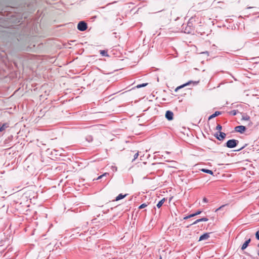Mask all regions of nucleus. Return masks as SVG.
I'll return each mask as SVG.
<instances>
[{"mask_svg": "<svg viewBox=\"0 0 259 259\" xmlns=\"http://www.w3.org/2000/svg\"><path fill=\"white\" fill-rule=\"evenodd\" d=\"M238 141L236 140H230L226 143V146L229 148H232L236 146Z\"/></svg>", "mask_w": 259, "mask_h": 259, "instance_id": "nucleus-1", "label": "nucleus"}, {"mask_svg": "<svg viewBox=\"0 0 259 259\" xmlns=\"http://www.w3.org/2000/svg\"><path fill=\"white\" fill-rule=\"evenodd\" d=\"M77 28L80 31H84L87 29V25L84 21H80L77 25Z\"/></svg>", "mask_w": 259, "mask_h": 259, "instance_id": "nucleus-2", "label": "nucleus"}, {"mask_svg": "<svg viewBox=\"0 0 259 259\" xmlns=\"http://www.w3.org/2000/svg\"><path fill=\"white\" fill-rule=\"evenodd\" d=\"M226 134L221 132H219L215 134V137L220 141L223 140L226 137Z\"/></svg>", "mask_w": 259, "mask_h": 259, "instance_id": "nucleus-3", "label": "nucleus"}, {"mask_svg": "<svg viewBox=\"0 0 259 259\" xmlns=\"http://www.w3.org/2000/svg\"><path fill=\"white\" fill-rule=\"evenodd\" d=\"M174 113L170 111H167L165 113V117L168 120H171L173 119Z\"/></svg>", "mask_w": 259, "mask_h": 259, "instance_id": "nucleus-4", "label": "nucleus"}, {"mask_svg": "<svg viewBox=\"0 0 259 259\" xmlns=\"http://www.w3.org/2000/svg\"><path fill=\"white\" fill-rule=\"evenodd\" d=\"M246 130V127L243 125L237 126L235 127V131L240 133H243Z\"/></svg>", "mask_w": 259, "mask_h": 259, "instance_id": "nucleus-5", "label": "nucleus"}, {"mask_svg": "<svg viewBox=\"0 0 259 259\" xmlns=\"http://www.w3.org/2000/svg\"><path fill=\"white\" fill-rule=\"evenodd\" d=\"M209 237V233H205L200 237L199 241L207 240Z\"/></svg>", "mask_w": 259, "mask_h": 259, "instance_id": "nucleus-6", "label": "nucleus"}, {"mask_svg": "<svg viewBox=\"0 0 259 259\" xmlns=\"http://www.w3.org/2000/svg\"><path fill=\"white\" fill-rule=\"evenodd\" d=\"M250 241V239H248L247 240H246L244 243L242 245V247H241V249L242 250H244L245 249L248 245V244L249 243Z\"/></svg>", "mask_w": 259, "mask_h": 259, "instance_id": "nucleus-7", "label": "nucleus"}, {"mask_svg": "<svg viewBox=\"0 0 259 259\" xmlns=\"http://www.w3.org/2000/svg\"><path fill=\"white\" fill-rule=\"evenodd\" d=\"M221 114V112H219V111H215L214 112V113L212 114L211 115H210L209 118H208V119L210 120L213 118H214L215 117Z\"/></svg>", "mask_w": 259, "mask_h": 259, "instance_id": "nucleus-8", "label": "nucleus"}, {"mask_svg": "<svg viewBox=\"0 0 259 259\" xmlns=\"http://www.w3.org/2000/svg\"><path fill=\"white\" fill-rule=\"evenodd\" d=\"M126 196V194L123 195L122 194H120L116 197L115 200L118 201L120 199L124 198Z\"/></svg>", "mask_w": 259, "mask_h": 259, "instance_id": "nucleus-9", "label": "nucleus"}, {"mask_svg": "<svg viewBox=\"0 0 259 259\" xmlns=\"http://www.w3.org/2000/svg\"><path fill=\"white\" fill-rule=\"evenodd\" d=\"M165 199L163 198L160 201H159V202L157 204V207L158 208H160L163 204V203L165 202Z\"/></svg>", "mask_w": 259, "mask_h": 259, "instance_id": "nucleus-10", "label": "nucleus"}, {"mask_svg": "<svg viewBox=\"0 0 259 259\" xmlns=\"http://www.w3.org/2000/svg\"><path fill=\"white\" fill-rule=\"evenodd\" d=\"M8 127V125L7 124H4L2 126H0V132L4 131Z\"/></svg>", "mask_w": 259, "mask_h": 259, "instance_id": "nucleus-11", "label": "nucleus"}, {"mask_svg": "<svg viewBox=\"0 0 259 259\" xmlns=\"http://www.w3.org/2000/svg\"><path fill=\"white\" fill-rule=\"evenodd\" d=\"M201 170L204 172L209 174L210 175H213V171L210 170L206 169H202Z\"/></svg>", "mask_w": 259, "mask_h": 259, "instance_id": "nucleus-12", "label": "nucleus"}, {"mask_svg": "<svg viewBox=\"0 0 259 259\" xmlns=\"http://www.w3.org/2000/svg\"><path fill=\"white\" fill-rule=\"evenodd\" d=\"M249 119H250V117L247 115H243L242 116V120H247H247H249Z\"/></svg>", "mask_w": 259, "mask_h": 259, "instance_id": "nucleus-13", "label": "nucleus"}, {"mask_svg": "<svg viewBox=\"0 0 259 259\" xmlns=\"http://www.w3.org/2000/svg\"><path fill=\"white\" fill-rule=\"evenodd\" d=\"M222 129V126L220 124H218L216 127V130L219 131V132H221Z\"/></svg>", "mask_w": 259, "mask_h": 259, "instance_id": "nucleus-14", "label": "nucleus"}, {"mask_svg": "<svg viewBox=\"0 0 259 259\" xmlns=\"http://www.w3.org/2000/svg\"><path fill=\"white\" fill-rule=\"evenodd\" d=\"M147 84V83H143V84H139L137 86V88H142V87H145L146 86Z\"/></svg>", "mask_w": 259, "mask_h": 259, "instance_id": "nucleus-15", "label": "nucleus"}, {"mask_svg": "<svg viewBox=\"0 0 259 259\" xmlns=\"http://www.w3.org/2000/svg\"><path fill=\"white\" fill-rule=\"evenodd\" d=\"M100 54L102 56H107V52H106V51H105L104 50L101 51H100Z\"/></svg>", "mask_w": 259, "mask_h": 259, "instance_id": "nucleus-16", "label": "nucleus"}, {"mask_svg": "<svg viewBox=\"0 0 259 259\" xmlns=\"http://www.w3.org/2000/svg\"><path fill=\"white\" fill-rule=\"evenodd\" d=\"M147 206V204H146L145 203H143V204H141V205L139 206V208H140V209L144 208L146 207Z\"/></svg>", "mask_w": 259, "mask_h": 259, "instance_id": "nucleus-17", "label": "nucleus"}, {"mask_svg": "<svg viewBox=\"0 0 259 259\" xmlns=\"http://www.w3.org/2000/svg\"><path fill=\"white\" fill-rule=\"evenodd\" d=\"M108 173H107V172L104 173L103 175H101V176H100L99 177H98V178H97V180H99V179H101L102 177H104V176H106V175H108Z\"/></svg>", "mask_w": 259, "mask_h": 259, "instance_id": "nucleus-18", "label": "nucleus"}, {"mask_svg": "<svg viewBox=\"0 0 259 259\" xmlns=\"http://www.w3.org/2000/svg\"><path fill=\"white\" fill-rule=\"evenodd\" d=\"M138 156H139V153H138V152H137V153H136L134 155V159H133V160H135L136 159H137V158L138 157Z\"/></svg>", "mask_w": 259, "mask_h": 259, "instance_id": "nucleus-19", "label": "nucleus"}, {"mask_svg": "<svg viewBox=\"0 0 259 259\" xmlns=\"http://www.w3.org/2000/svg\"><path fill=\"white\" fill-rule=\"evenodd\" d=\"M199 220H200V222H202V221L206 222V221H208V219L207 218H202V219H199Z\"/></svg>", "mask_w": 259, "mask_h": 259, "instance_id": "nucleus-20", "label": "nucleus"}, {"mask_svg": "<svg viewBox=\"0 0 259 259\" xmlns=\"http://www.w3.org/2000/svg\"><path fill=\"white\" fill-rule=\"evenodd\" d=\"M255 237L258 240H259V230L256 232Z\"/></svg>", "mask_w": 259, "mask_h": 259, "instance_id": "nucleus-21", "label": "nucleus"}, {"mask_svg": "<svg viewBox=\"0 0 259 259\" xmlns=\"http://www.w3.org/2000/svg\"><path fill=\"white\" fill-rule=\"evenodd\" d=\"M190 82H188V83H186V84H184V85H181V86L179 87L178 88H183V87H185V86H186V85H187L189 84H190Z\"/></svg>", "mask_w": 259, "mask_h": 259, "instance_id": "nucleus-22", "label": "nucleus"}, {"mask_svg": "<svg viewBox=\"0 0 259 259\" xmlns=\"http://www.w3.org/2000/svg\"><path fill=\"white\" fill-rule=\"evenodd\" d=\"M236 112L237 111L236 110H233L231 112V113L233 115H235L236 114Z\"/></svg>", "mask_w": 259, "mask_h": 259, "instance_id": "nucleus-23", "label": "nucleus"}, {"mask_svg": "<svg viewBox=\"0 0 259 259\" xmlns=\"http://www.w3.org/2000/svg\"><path fill=\"white\" fill-rule=\"evenodd\" d=\"M199 222H200V221L199 219H198L196 221H195L192 224L193 225L196 224L197 223H198Z\"/></svg>", "mask_w": 259, "mask_h": 259, "instance_id": "nucleus-24", "label": "nucleus"}, {"mask_svg": "<svg viewBox=\"0 0 259 259\" xmlns=\"http://www.w3.org/2000/svg\"><path fill=\"white\" fill-rule=\"evenodd\" d=\"M224 206H225V205H222V206H220L219 208H218V209H217L215 210V211H218L219 210L221 209H222V208H223Z\"/></svg>", "mask_w": 259, "mask_h": 259, "instance_id": "nucleus-25", "label": "nucleus"}, {"mask_svg": "<svg viewBox=\"0 0 259 259\" xmlns=\"http://www.w3.org/2000/svg\"><path fill=\"white\" fill-rule=\"evenodd\" d=\"M203 202H205V203H206L208 202V200L206 198H204L203 199Z\"/></svg>", "mask_w": 259, "mask_h": 259, "instance_id": "nucleus-26", "label": "nucleus"}, {"mask_svg": "<svg viewBox=\"0 0 259 259\" xmlns=\"http://www.w3.org/2000/svg\"><path fill=\"white\" fill-rule=\"evenodd\" d=\"M201 212V211H198L196 213H195V215L200 214Z\"/></svg>", "mask_w": 259, "mask_h": 259, "instance_id": "nucleus-27", "label": "nucleus"}, {"mask_svg": "<svg viewBox=\"0 0 259 259\" xmlns=\"http://www.w3.org/2000/svg\"><path fill=\"white\" fill-rule=\"evenodd\" d=\"M194 216H195V213H193V214H191L189 215V217H190V218L193 217Z\"/></svg>", "mask_w": 259, "mask_h": 259, "instance_id": "nucleus-28", "label": "nucleus"}, {"mask_svg": "<svg viewBox=\"0 0 259 259\" xmlns=\"http://www.w3.org/2000/svg\"><path fill=\"white\" fill-rule=\"evenodd\" d=\"M112 169L113 170H117V168H116V167H115V166H112Z\"/></svg>", "mask_w": 259, "mask_h": 259, "instance_id": "nucleus-29", "label": "nucleus"}, {"mask_svg": "<svg viewBox=\"0 0 259 259\" xmlns=\"http://www.w3.org/2000/svg\"><path fill=\"white\" fill-rule=\"evenodd\" d=\"M189 218H190V217H189V215H188V216H187V217H185V218H184V219L186 220V219H189Z\"/></svg>", "mask_w": 259, "mask_h": 259, "instance_id": "nucleus-30", "label": "nucleus"}, {"mask_svg": "<svg viewBox=\"0 0 259 259\" xmlns=\"http://www.w3.org/2000/svg\"><path fill=\"white\" fill-rule=\"evenodd\" d=\"M202 53H203V54H208V52H203Z\"/></svg>", "mask_w": 259, "mask_h": 259, "instance_id": "nucleus-31", "label": "nucleus"}, {"mask_svg": "<svg viewBox=\"0 0 259 259\" xmlns=\"http://www.w3.org/2000/svg\"><path fill=\"white\" fill-rule=\"evenodd\" d=\"M257 255L259 256V250L257 251Z\"/></svg>", "mask_w": 259, "mask_h": 259, "instance_id": "nucleus-32", "label": "nucleus"}, {"mask_svg": "<svg viewBox=\"0 0 259 259\" xmlns=\"http://www.w3.org/2000/svg\"><path fill=\"white\" fill-rule=\"evenodd\" d=\"M159 259H162L161 257H160Z\"/></svg>", "mask_w": 259, "mask_h": 259, "instance_id": "nucleus-33", "label": "nucleus"}]
</instances>
